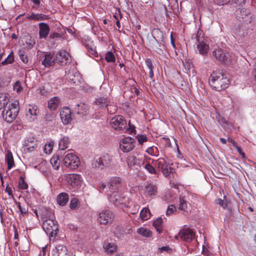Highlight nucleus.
Returning <instances> with one entry per match:
<instances>
[{"label":"nucleus","instance_id":"obj_33","mask_svg":"<svg viewBox=\"0 0 256 256\" xmlns=\"http://www.w3.org/2000/svg\"><path fill=\"white\" fill-rule=\"evenodd\" d=\"M163 223V220L161 218H159L155 220L153 222V226L156 229V232L160 234L162 232V224Z\"/></svg>","mask_w":256,"mask_h":256},{"label":"nucleus","instance_id":"obj_39","mask_svg":"<svg viewBox=\"0 0 256 256\" xmlns=\"http://www.w3.org/2000/svg\"><path fill=\"white\" fill-rule=\"evenodd\" d=\"M104 248L108 252L112 254L116 249V246L112 244H106L104 245Z\"/></svg>","mask_w":256,"mask_h":256},{"label":"nucleus","instance_id":"obj_26","mask_svg":"<svg viewBox=\"0 0 256 256\" xmlns=\"http://www.w3.org/2000/svg\"><path fill=\"white\" fill-rule=\"evenodd\" d=\"M56 200L60 205L65 206L68 202V195L66 192H62L58 195Z\"/></svg>","mask_w":256,"mask_h":256},{"label":"nucleus","instance_id":"obj_11","mask_svg":"<svg viewBox=\"0 0 256 256\" xmlns=\"http://www.w3.org/2000/svg\"><path fill=\"white\" fill-rule=\"evenodd\" d=\"M113 218V213L110 210L105 209L100 212L98 220L100 224H106L112 222Z\"/></svg>","mask_w":256,"mask_h":256},{"label":"nucleus","instance_id":"obj_56","mask_svg":"<svg viewBox=\"0 0 256 256\" xmlns=\"http://www.w3.org/2000/svg\"><path fill=\"white\" fill-rule=\"evenodd\" d=\"M52 145L49 144H46L44 146V150L45 151L46 153H50L52 151Z\"/></svg>","mask_w":256,"mask_h":256},{"label":"nucleus","instance_id":"obj_53","mask_svg":"<svg viewBox=\"0 0 256 256\" xmlns=\"http://www.w3.org/2000/svg\"><path fill=\"white\" fill-rule=\"evenodd\" d=\"M194 38H196L198 43L201 42L202 40L200 39L202 38V32L200 30L198 31L197 34L195 36Z\"/></svg>","mask_w":256,"mask_h":256},{"label":"nucleus","instance_id":"obj_34","mask_svg":"<svg viewBox=\"0 0 256 256\" xmlns=\"http://www.w3.org/2000/svg\"><path fill=\"white\" fill-rule=\"evenodd\" d=\"M137 232L144 237L152 236V232L148 229L144 228H140L138 229Z\"/></svg>","mask_w":256,"mask_h":256},{"label":"nucleus","instance_id":"obj_38","mask_svg":"<svg viewBox=\"0 0 256 256\" xmlns=\"http://www.w3.org/2000/svg\"><path fill=\"white\" fill-rule=\"evenodd\" d=\"M146 152L152 156H158L159 155L158 148L156 147L151 146L148 148Z\"/></svg>","mask_w":256,"mask_h":256},{"label":"nucleus","instance_id":"obj_21","mask_svg":"<svg viewBox=\"0 0 256 256\" xmlns=\"http://www.w3.org/2000/svg\"><path fill=\"white\" fill-rule=\"evenodd\" d=\"M109 200L116 206L124 202V198L122 197L120 194L116 192L110 194Z\"/></svg>","mask_w":256,"mask_h":256},{"label":"nucleus","instance_id":"obj_37","mask_svg":"<svg viewBox=\"0 0 256 256\" xmlns=\"http://www.w3.org/2000/svg\"><path fill=\"white\" fill-rule=\"evenodd\" d=\"M235 34L240 38H244L248 34V30L244 28H240L236 30Z\"/></svg>","mask_w":256,"mask_h":256},{"label":"nucleus","instance_id":"obj_41","mask_svg":"<svg viewBox=\"0 0 256 256\" xmlns=\"http://www.w3.org/2000/svg\"><path fill=\"white\" fill-rule=\"evenodd\" d=\"M188 207V204L184 198H180V204L178 208L181 210H186Z\"/></svg>","mask_w":256,"mask_h":256},{"label":"nucleus","instance_id":"obj_64","mask_svg":"<svg viewBox=\"0 0 256 256\" xmlns=\"http://www.w3.org/2000/svg\"><path fill=\"white\" fill-rule=\"evenodd\" d=\"M218 121L221 125L226 122V120L224 118L222 117H220L219 118L218 120Z\"/></svg>","mask_w":256,"mask_h":256},{"label":"nucleus","instance_id":"obj_4","mask_svg":"<svg viewBox=\"0 0 256 256\" xmlns=\"http://www.w3.org/2000/svg\"><path fill=\"white\" fill-rule=\"evenodd\" d=\"M18 102L15 101L14 102L10 104L6 110H3V118L6 122L11 123L16 118L18 112Z\"/></svg>","mask_w":256,"mask_h":256},{"label":"nucleus","instance_id":"obj_31","mask_svg":"<svg viewBox=\"0 0 256 256\" xmlns=\"http://www.w3.org/2000/svg\"><path fill=\"white\" fill-rule=\"evenodd\" d=\"M6 160L8 164V170H10L14 164L12 154L10 150L8 151Z\"/></svg>","mask_w":256,"mask_h":256},{"label":"nucleus","instance_id":"obj_48","mask_svg":"<svg viewBox=\"0 0 256 256\" xmlns=\"http://www.w3.org/2000/svg\"><path fill=\"white\" fill-rule=\"evenodd\" d=\"M138 142L140 144H143L144 142H146L148 140V138L145 135H140L138 138Z\"/></svg>","mask_w":256,"mask_h":256},{"label":"nucleus","instance_id":"obj_9","mask_svg":"<svg viewBox=\"0 0 256 256\" xmlns=\"http://www.w3.org/2000/svg\"><path fill=\"white\" fill-rule=\"evenodd\" d=\"M235 15L240 21L250 23L252 20V15L248 9L238 8L236 10Z\"/></svg>","mask_w":256,"mask_h":256},{"label":"nucleus","instance_id":"obj_36","mask_svg":"<svg viewBox=\"0 0 256 256\" xmlns=\"http://www.w3.org/2000/svg\"><path fill=\"white\" fill-rule=\"evenodd\" d=\"M150 212L148 208H144L140 212V217L143 220H147L150 218Z\"/></svg>","mask_w":256,"mask_h":256},{"label":"nucleus","instance_id":"obj_43","mask_svg":"<svg viewBox=\"0 0 256 256\" xmlns=\"http://www.w3.org/2000/svg\"><path fill=\"white\" fill-rule=\"evenodd\" d=\"M14 62V57L13 55L10 54L6 58L3 62H2V65H6L10 64H12Z\"/></svg>","mask_w":256,"mask_h":256},{"label":"nucleus","instance_id":"obj_22","mask_svg":"<svg viewBox=\"0 0 256 256\" xmlns=\"http://www.w3.org/2000/svg\"><path fill=\"white\" fill-rule=\"evenodd\" d=\"M158 192L157 186L152 184H148L145 186V194L146 196L152 197L156 194Z\"/></svg>","mask_w":256,"mask_h":256},{"label":"nucleus","instance_id":"obj_13","mask_svg":"<svg viewBox=\"0 0 256 256\" xmlns=\"http://www.w3.org/2000/svg\"><path fill=\"white\" fill-rule=\"evenodd\" d=\"M55 60L62 66H64L71 62L70 56L65 50H60L57 52Z\"/></svg>","mask_w":256,"mask_h":256},{"label":"nucleus","instance_id":"obj_20","mask_svg":"<svg viewBox=\"0 0 256 256\" xmlns=\"http://www.w3.org/2000/svg\"><path fill=\"white\" fill-rule=\"evenodd\" d=\"M24 145L30 152L34 151L38 147L36 141L34 137L28 138L24 141Z\"/></svg>","mask_w":256,"mask_h":256},{"label":"nucleus","instance_id":"obj_42","mask_svg":"<svg viewBox=\"0 0 256 256\" xmlns=\"http://www.w3.org/2000/svg\"><path fill=\"white\" fill-rule=\"evenodd\" d=\"M136 162V158L134 156H130L127 158V164L129 166H134Z\"/></svg>","mask_w":256,"mask_h":256},{"label":"nucleus","instance_id":"obj_40","mask_svg":"<svg viewBox=\"0 0 256 256\" xmlns=\"http://www.w3.org/2000/svg\"><path fill=\"white\" fill-rule=\"evenodd\" d=\"M105 58L108 62H115V56L112 52H108L105 54Z\"/></svg>","mask_w":256,"mask_h":256},{"label":"nucleus","instance_id":"obj_16","mask_svg":"<svg viewBox=\"0 0 256 256\" xmlns=\"http://www.w3.org/2000/svg\"><path fill=\"white\" fill-rule=\"evenodd\" d=\"M42 58V64L45 68H49L55 64V58L50 53L45 52Z\"/></svg>","mask_w":256,"mask_h":256},{"label":"nucleus","instance_id":"obj_60","mask_svg":"<svg viewBox=\"0 0 256 256\" xmlns=\"http://www.w3.org/2000/svg\"><path fill=\"white\" fill-rule=\"evenodd\" d=\"M217 204H219L224 208H225L227 206V204H225L224 201L221 199H218L217 200Z\"/></svg>","mask_w":256,"mask_h":256},{"label":"nucleus","instance_id":"obj_55","mask_svg":"<svg viewBox=\"0 0 256 256\" xmlns=\"http://www.w3.org/2000/svg\"><path fill=\"white\" fill-rule=\"evenodd\" d=\"M19 56L20 60L22 61L24 63L27 64L28 62V60L27 56L23 54H19Z\"/></svg>","mask_w":256,"mask_h":256},{"label":"nucleus","instance_id":"obj_5","mask_svg":"<svg viewBox=\"0 0 256 256\" xmlns=\"http://www.w3.org/2000/svg\"><path fill=\"white\" fill-rule=\"evenodd\" d=\"M42 227L50 238H55L58 230V225L56 221L50 218L46 219L43 222Z\"/></svg>","mask_w":256,"mask_h":256},{"label":"nucleus","instance_id":"obj_35","mask_svg":"<svg viewBox=\"0 0 256 256\" xmlns=\"http://www.w3.org/2000/svg\"><path fill=\"white\" fill-rule=\"evenodd\" d=\"M60 159L58 156H54L51 158L50 162L54 169H58L60 164Z\"/></svg>","mask_w":256,"mask_h":256},{"label":"nucleus","instance_id":"obj_61","mask_svg":"<svg viewBox=\"0 0 256 256\" xmlns=\"http://www.w3.org/2000/svg\"><path fill=\"white\" fill-rule=\"evenodd\" d=\"M27 44H28L29 48H32L36 44L35 40H34L30 39V42H26Z\"/></svg>","mask_w":256,"mask_h":256},{"label":"nucleus","instance_id":"obj_52","mask_svg":"<svg viewBox=\"0 0 256 256\" xmlns=\"http://www.w3.org/2000/svg\"><path fill=\"white\" fill-rule=\"evenodd\" d=\"M14 90H16L18 92L21 91V90H22V87L20 84V82L18 81L14 84Z\"/></svg>","mask_w":256,"mask_h":256},{"label":"nucleus","instance_id":"obj_62","mask_svg":"<svg viewBox=\"0 0 256 256\" xmlns=\"http://www.w3.org/2000/svg\"><path fill=\"white\" fill-rule=\"evenodd\" d=\"M234 148L236 149L238 152L240 154V155L242 156V158H244V153L242 152V150L240 147L236 145V146Z\"/></svg>","mask_w":256,"mask_h":256},{"label":"nucleus","instance_id":"obj_45","mask_svg":"<svg viewBox=\"0 0 256 256\" xmlns=\"http://www.w3.org/2000/svg\"><path fill=\"white\" fill-rule=\"evenodd\" d=\"M78 206V201L76 198H73L71 200L70 202V208L71 209H76Z\"/></svg>","mask_w":256,"mask_h":256},{"label":"nucleus","instance_id":"obj_17","mask_svg":"<svg viewBox=\"0 0 256 256\" xmlns=\"http://www.w3.org/2000/svg\"><path fill=\"white\" fill-rule=\"evenodd\" d=\"M39 37L40 38H46L50 31L49 26L44 22H40L38 24Z\"/></svg>","mask_w":256,"mask_h":256},{"label":"nucleus","instance_id":"obj_10","mask_svg":"<svg viewBox=\"0 0 256 256\" xmlns=\"http://www.w3.org/2000/svg\"><path fill=\"white\" fill-rule=\"evenodd\" d=\"M64 180L72 188H76L81 184L82 178L78 174H68L64 176Z\"/></svg>","mask_w":256,"mask_h":256},{"label":"nucleus","instance_id":"obj_32","mask_svg":"<svg viewBox=\"0 0 256 256\" xmlns=\"http://www.w3.org/2000/svg\"><path fill=\"white\" fill-rule=\"evenodd\" d=\"M60 104L59 98L57 97L52 98L48 103V107L51 110H55Z\"/></svg>","mask_w":256,"mask_h":256},{"label":"nucleus","instance_id":"obj_23","mask_svg":"<svg viewBox=\"0 0 256 256\" xmlns=\"http://www.w3.org/2000/svg\"><path fill=\"white\" fill-rule=\"evenodd\" d=\"M53 256H68L66 248L62 244L56 246L54 250Z\"/></svg>","mask_w":256,"mask_h":256},{"label":"nucleus","instance_id":"obj_12","mask_svg":"<svg viewBox=\"0 0 256 256\" xmlns=\"http://www.w3.org/2000/svg\"><path fill=\"white\" fill-rule=\"evenodd\" d=\"M135 140L130 137L122 139L120 142V148L124 152L131 151L134 147Z\"/></svg>","mask_w":256,"mask_h":256},{"label":"nucleus","instance_id":"obj_28","mask_svg":"<svg viewBox=\"0 0 256 256\" xmlns=\"http://www.w3.org/2000/svg\"><path fill=\"white\" fill-rule=\"evenodd\" d=\"M70 140L68 138L67 136H64L59 141V149L64 150L68 148Z\"/></svg>","mask_w":256,"mask_h":256},{"label":"nucleus","instance_id":"obj_63","mask_svg":"<svg viewBox=\"0 0 256 256\" xmlns=\"http://www.w3.org/2000/svg\"><path fill=\"white\" fill-rule=\"evenodd\" d=\"M228 141L230 144V145H232L234 147L236 146V142L232 138H228Z\"/></svg>","mask_w":256,"mask_h":256},{"label":"nucleus","instance_id":"obj_8","mask_svg":"<svg viewBox=\"0 0 256 256\" xmlns=\"http://www.w3.org/2000/svg\"><path fill=\"white\" fill-rule=\"evenodd\" d=\"M63 161L66 166L71 169L77 168L80 164L78 158L72 153H69L66 155Z\"/></svg>","mask_w":256,"mask_h":256},{"label":"nucleus","instance_id":"obj_30","mask_svg":"<svg viewBox=\"0 0 256 256\" xmlns=\"http://www.w3.org/2000/svg\"><path fill=\"white\" fill-rule=\"evenodd\" d=\"M144 168L147 170V172L152 174H157L158 172L154 166L148 162H144L142 164Z\"/></svg>","mask_w":256,"mask_h":256},{"label":"nucleus","instance_id":"obj_19","mask_svg":"<svg viewBox=\"0 0 256 256\" xmlns=\"http://www.w3.org/2000/svg\"><path fill=\"white\" fill-rule=\"evenodd\" d=\"M88 110V108L87 106L84 103H80L76 105L74 108V112L80 116H82L86 114Z\"/></svg>","mask_w":256,"mask_h":256},{"label":"nucleus","instance_id":"obj_1","mask_svg":"<svg viewBox=\"0 0 256 256\" xmlns=\"http://www.w3.org/2000/svg\"><path fill=\"white\" fill-rule=\"evenodd\" d=\"M208 83L213 90L220 92L228 87L229 80L222 72L216 71L210 74Z\"/></svg>","mask_w":256,"mask_h":256},{"label":"nucleus","instance_id":"obj_50","mask_svg":"<svg viewBox=\"0 0 256 256\" xmlns=\"http://www.w3.org/2000/svg\"><path fill=\"white\" fill-rule=\"evenodd\" d=\"M229 2L230 0H214V3L218 6L224 5L225 4H226Z\"/></svg>","mask_w":256,"mask_h":256},{"label":"nucleus","instance_id":"obj_3","mask_svg":"<svg viewBox=\"0 0 256 256\" xmlns=\"http://www.w3.org/2000/svg\"><path fill=\"white\" fill-rule=\"evenodd\" d=\"M212 55L217 60L228 66L232 64L234 60V56L232 53L224 51L220 48L214 50Z\"/></svg>","mask_w":256,"mask_h":256},{"label":"nucleus","instance_id":"obj_47","mask_svg":"<svg viewBox=\"0 0 256 256\" xmlns=\"http://www.w3.org/2000/svg\"><path fill=\"white\" fill-rule=\"evenodd\" d=\"M27 116H36L37 115V110L34 108V107L32 108H29L28 112L26 114Z\"/></svg>","mask_w":256,"mask_h":256},{"label":"nucleus","instance_id":"obj_6","mask_svg":"<svg viewBox=\"0 0 256 256\" xmlns=\"http://www.w3.org/2000/svg\"><path fill=\"white\" fill-rule=\"evenodd\" d=\"M152 164L154 165L160 170H161L166 177L172 172L173 169L168 166V164L164 158H161L156 160H152Z\"/></svg>","mask_w":256,"mask_h":256},{"label":"nucleus","instance_id":"obj_54","mask_svg":"<svg viewBox=\"0 0 256 256\" xmlns=\"http://www.w3.org/2000/svg\"><path fill=\"white\" fill-rule=\"evenodd\" d=\"M60 38H61L60 34L58 32H52L49 36V38L50 40H54Z\"/></svg>","mask_w":256,"mask_h":256},{"label":"nucleus","instance_id":"obj_29","mask_svg":"<svg viewBox=\"0 0 256 256\" xmlns=\"http://www.w3.org/2000/svg\"><path fill=\"white\" fill-rule=\"evenodd\" d=\"M110 103V100L108 98H100L96 100V104L98 106H100L102 107L105 106L106 108L108 106Z\"/></svg>","mask_w":256,"mask_h":256},{"label":"nucleus","instance_id":"obj_18","mask_svg":"<svg viewBox=\"0 0 256 256\" xmlns=\"http://www.w3.org/2000/svg\"><path fill=\"white\" fill-rule=\"evenodd\" d=\"M122 179L118 177L112 178L109 182L108 188L110 191L115 192L118 190L121 186Z\"/></svg>","mask_w":256,"mask_h":256},{"label":"nucleus","instance_id":"obj_57","mask_svg":"<svg viewBox=\"0 0 256 256\" xmlns=\"http://www.w3.org/2000/svg\"><path fill=\"white\" fill-rule=\"evenodd\" d=\"M68 78H70L69 82H70L71 84H76L77 82H78V80H76L75 79V76L72 74H70L69 75Z\"/></svg>","mask_w":256,"mask_h":256},{"label":"nucleus","instance_id":"obj_59","mask_svg":"<svg viewBox=\"0 0 256 256\" xmlns=\"http://www.w3.org/2000/svg\"><path fill=\"white\" fill-rule=\"evenodd\" d=\"M232 2L238 5H242L244 4L246 0H230Z\"/></svg>","mask_w":256,"mask_h":256},{"label":"nucleus","instance_id":"obj_14","mask_svg":"<svg viewBox=\"0 0 256 256\" xmlns=\"http://www.w3.org/2000/svg\"><path fill=\"white\" fill-rule=\"evenodd\" d=\"M60 117L64 124H70L72 120L70 110L68 107H64L60 112Z\"/></svg>","mask_w":256,"mask_h":256},{"label":"nucleus","instance_id":"obj_46","mask_svg":"<svg viewBox=\"0 0 256 256\" xmlns=\"http://www.w3.org/2000/svg\"><path fill=\"white\" fill-rule=\"evenodd\" d=\"M176 210V207L174 204L170 205L168 207V209L166 212V214L167 216H170L174 213V211Z\"/></svg>","mask_w":256,"mask_h":256},{"label":"nucleus","instance_id":"obj_58","mask_svg":"<svg viewBox=\"0 0 256 256\" xmlns=\"http://www.w3.org/2000/svg\"><path fill=\"white\" fill-rule=\"evenodd\" d=\"M145 62L146 66L149 68V70L150 68H153L152 62L150 59L146 58Z\"/></svg>","mask_w":256,"mask_h":256},{"label":"nucleus","instance_id":"obj_25","mask_svg":"<svg viewBox=\"0 0 256 256\" xmlns=\"http://www.w3.org/2000/svg\"><path fill=\"white\" fill-rule=\"evenodd\" d=\"M8 94H0V110L4 108L6 110L8 107V105L10 104L8 98Z\"/></svg>","mask_w":256,"mask_h":256},{"label":"nucleus","instance_id":"obj_2","mask_svg":"<svg viewBox=\"0 0 256 256\" xmlns=\"http://www.w3.org/2000/svg\"><path fill=\"white\" fill-rule=\"evenodd\" d=\"M110 124L113 129L118 132L132 134L135 131L134 127L132 126L130 123L127 126L126 120L122 116H116L111 118Z\"/></svg>","mask_w":256,"mask_h":256},{"label":"nucleus","instance_id":"obj_15","mask_svg":"<svg viewBox=\"0 0 256 256\" xmlns=\"http://www.w3.org/2000/svg\"><path fill=\"white\" fill-rule=\"evenodd\" d=\"M180 236L182 240L190 242L194 239V233L190 229H184L180 231Z\"/></svg>","mask_w":256,"mask_h":256},{"label":"nucleus","instance_id":"obj_7","mask_svg":"<svg viewBox=\"0 0 256 256\" xmlns=\"http://www.w3.org/2000/svg\"><path fill=\"white\" fill-rule=\"evenodd\" d=\"M112 162V156L106 154L95 158L92 162V166L94 168H99L102 170L109 166Z\"/></svg>","mask_w":256,"mask_h":256},{"label":"nucleus","instance_id":"obj_51","mask_svg":"<svg viewBox=\"0 0 256 256\" xmlns=\"http://www.w3.org/2000/svg\"><path fill=\"white\" fill-rule=\"evenodd\" d=\"M18 207L22 214H26L28 213V210L25 208H22L20 202H18Z\"/></svg>","mask_w":256,"mask_h":256},{"label":"nucleus","instance_id":"obj_44","mask_svg":"<svg viewBox=\"0 0 256 256\" xmlns=\"http://www.w3.org/2000/svg\"><path fill=\"white\" fill-rule=\"evenodd\" d=\"M19 188L22 190H26L28 188V185L24 181L22 177H20L18 183Z\"/></svg>","mask_w":256,"mask_h":256},{"label":"nucleus","instance_id":"obj_49","mask_svg":"<svg viewBox=\"0 0 256 256\" xmlns=\"http://www.w3.org/2000/svg\"><path fill=\"white\" fill-rule=\"evenodd\" d=\"M106 108L108 112L110 114L114 113L116 110V106L110 104H109L108 106H107Z\"/></svg>","mask_w":256,"mask_h":256},{"label":"nucleus","instance_id":"obj_24","mask_svg":"<svg viewBox=\"0 0 256 256\" xmlns=\"http://www.w3.org/2000/svg\"><path fill=\"white\" fill-rule=\"evenodd\" d=\"M26 18L28 20H34L36 21L44 20L48 19V16L47 15L42 14H34L32 12L31 14H28Z\"/></svg>","mask_w":256,"mask_h":256},{"label":"nucleus","instance_id":"obj_27","mask_svg":"<svg viewBox=\"0 0 256 256\" xmlns=\"http://www.w3.org/2000/svg\"><path fill=\"white\" fill-rule=\"evenodd\" d=\"M196 48L200 54L204 56L208 53L209 46L206 44L201 42L197 44Z\"/></svg>","mask_w":256,"mask_h":256}]
</instances>
